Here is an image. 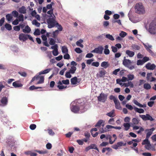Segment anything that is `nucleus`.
I'll return each mask as SVG.
<instances>
[{"mask_svg":"<svg viewBox=\"0 0 156 156\" xmlns=\"http://www.w3.org/2000/svg\"><path fill=\"white\" fill-rule=\"evenodd\" d=\"M47 22L48 24V27L49 28L54 27L57 23L55 21V17L54 15H53L52 17H50L48 19Z\"/></svg>","mask_w":156,"mask_h":156,"instance_id":"nucleus-1","label":"nucleus"},{"mask_svg":"<svg viewBox=\"0 0 156 156\" xmlns=\"http://www.w3.org/2000/svg\"><path fill=\"white\" fill-rule=\"evenodd\" d=\"M135 12L139 14H143L144 12V8L142 3H137L135 6Z\"/></svg>","mask_w":156,"mask_h":156,"instance_id":"nucleus-2","label":"nucleus"},{"mask_svg":"<svg viewBox=\"0 0 156 156\" xmlns=\"http://www.w3.org/2000/svg\"><path fill=\"white\" fill-rule=\"evenodd\" d=\"M149 32L153 34L156 33V20H154L152 21L149 25Z\"/></svg>","mask_w":156,"mask_h":156,"instance_id":"nucleus-3","label":"nucleus"},{"mask_svg":"<svg viewBox=\"0 0 156 156\" xmlns=\"http://www.w3.org/2000/svg\"><path fill=\"white\" fill-rule=\"evenodd\" d=\"M131 60L129 59H126V57L124 58V60L122 62L123 64L126 67L128 68L129 69L132 70L134 68V66H130L131 63Z\"/></svg>","mask_w":156,"mask_h":156,"instance_id":"nucleus-4","label":"nucleus"},{"mask_svg":"<svg viewBox=\"0 0 156 156\" xmlns=\"http://www.w3.org/2000/svg\"><path fill=\"white\" fill-rule=\"evenodd\" d=\"M39 79V81L37 83V84H41L44 83V77L43 76H34L31 80L30 83L33 82L35 80H38Z\"/></svg>","mask_w":156,"mask_h":156,"instance_id":"nucleus-5","label":"nucleus"},{"mask_svg":"<svg viewBox=\"0 0 156 156\" xmlns=\"http://www.w3.org/2000/svg\"><path fill=\"white\" fill-rule=\"evenodd\" d=\"M139 116L144 121L149 120L151 121H153L154 120V119L149 114H147L146 115H140Z\"/></svg>","mask_w":156,"mask_h":156,"instance_id":"nucleus-6","label":"nucleus"},{"mask_svg":"<svg viewBox=\"0 0 156 156\" xmlns=\"http://www.w3.org/2000/svg\"><path fill=\"white\" fill-rule=\"evenodd\" d=\"M107 96L105 94L101 93L98 97V101L103 102H105L107 99Z\"/></svg>","mask_w":156,"mask_h":156,"instance_id":"nucleus-7","label":"nucleus"},{"mask_svg":"<svg viewBox=\"0 0 156 156\" xmlns=\"http://www.w3.org/2000/svg\"><path fill=\"white\" fill-rule=\"evenodd\" d=\"M112 136L114 138L113 141H112V136L110 135H107L106 136V137H105V138H106L107 140H108V139L109 140V143L110 144H112L114 143V142L115 141V140L117 139V138L115 134H113L112 135Z\"/></svg>","mask_w":156,"mask_h":156,"instance_id":"nucleus-8","label":"nucleus"},{"mask_svg":"<svg viewBox=\"0 0 156 156\" xmlns=\"http://www.w3.org/2000/svg\"><path fill=\"white\" fill-rule=\"evenodd\" d=\"M104 48L102 46H99L95 48L94 50L91 51L92 53H95L97 54H101L102 53Z\"/></svg>","mask_w":156,"mask_h":156,"instance_id":"nucleus-9","label":"nucleus"},{"mask_svg":"<svg viewBox=\"0 0 156 156\" xmlns=\"http://www.w3.org/2000/svg\"><path fill=\"white\" fill-rule=\"evenodd\" d=\"M126 145V143H123L122 142H118L116 144L113 145L112 147L113 149H117L119 147L125 146Z\"/></svg>","mask_w":156,"mask_h":156,"instance_id":"nucleus-10","label":"nucleus"},{"mask_svg":"<svg viewBox=\"0 0 156 156\" xmlns=\"http://www.w3.org/2000/svg\"><path fill=\"white\" fill-rule=\"evenodd\" d=\"M155 128L154 127L150 129H146L145 130V132H147L146 134V137L149 138L150 136L153 133V132L155 130Z\"/></svg>","mask_w":156,"mask_h":156,"instance_id":"nucleus-11","label":"nucleus"},{"mask_svg":"<svg viewBox=\"0 0 156 156\" xmlns=\"http://www.w3.org/2000/svg\"><path fill=\"white\" fill-rule=\"evenodd\" d=\"M71 111L73 112L77 113L79 111V106L77 105H73L71 107Z\"/></svg>","mask_w":156,"mask_h":156,"instance_id":"nucleus-12","label":"nucleus"},{"mask_svg":"<svg viewBox=\"0 0 156 156\" xmlns=\"http://www.w3.org/2000/svg\"><path fill=\"white\" fill-rule=\"evenodd\" d=\"M27 34L22 33L19 35V39L20 40L25 41L27 40Z\"/></svg>","mask_w":156,"mask_h":156,"instance_id":"nucleus-13","label":"nucleus"},{"mask_svg":"<svg viewBox=\"0 0 156 156\" xmlns=\"http://www.w3.org/2000/svg\"><path fill=\"white\" fill-rule=\"evenodd\" d=\"M145 67L147 69L153 70L155 68L156 66L154 64H151L149 62L146 64Z\"/></svg>","mask_w":156,"mask_h":156,"instance_id":"nucleus-14","label":"nucleus"},{"mask_svg":"<svg viewBox=\"0 0 156 156\" xmlns=\"http://www.w3.org/2000/svg\"><path fill=\"white\" fill-rule=\"evenodd\" d=\"M1 102L4 106H5L7 104L8 98L6 97H4L1 99Z\"/></svg>","mask_w":156,"mask_h":156,"instance_id":"nucleus-15","label":"nucleus"},{"mask_svg":"<svg viewBox=\"0 0 156 156\" xmlns=\"http://www.w3.org/2000/svg\"><path fill=\"white\" fill-rule=\"evenodd\" d=\"M104 123L105 122L103 120H100L97 122L95 126L96 127H100L101 126H102L103 127L105 125Z\"/></svg>","mask_w":156,"mask_h":156,"instance_id":"nucleus-16","label":"nucleus"},{"mask_svg":"<svg viewBox=\"0 0 156 156\" xmlns=\"http://www.w3.org/2000/svg\"><path fill=\"white\" fill-rule=\"evenodd\" d=\"M79 106V111H80L81 113H83L85 112V105L84 103H81Z\"/></svg>","mask_w":156,"mask_h":156,"instance_id":"nucleus-17","label":"nucleus"},{"mask_svg":"<svg viewBox=\"0 0 156 156\" xmlns=\"http://www.w3.org/2000/svg\"><path fill=\"white\" fill-rule=\"evenodd\" d=\"M12 85L15 88L21 87L23 86V84L20 83L18 81H16L13 82Z\"/></svg>","mask_w":156,"mask_h":156,"instance_id":"nucleus-18","label":"nucleus"},{"mask_svg":"<svg viewBox=\"0 0 156 156\" xmlns=\"http://www.w3.org/2000/svg\"><path fill=\"white\" fill-rule=\"evenodd\" d=\"M106 71L103 68L99 71L98 74L99 76L100 77H104L106 73Z\"/></svg>","mask_w":156,"mask_h":156,"instance_id":"nucleus-19","label":"nucleus"},{"mask_svg":"<svg viewBox=\"0 0 156 156\" xmlns=\"http://www.w3.org/2000/svg\"><path fill=\"white\" fill-rule=\"evenodd\" d=\"M31 30L30 28L28 25L26 26L24 29H23V32L25 33H29Z\"/></svg>","mask_w":156,"mask_h":156,"instance_id":"nucleus-20","label":"nucleus"},{"mask_svg":"<svg viewBox=\"0 0 156 156\" xmlns=\"http://www.w3.org/2000/svg\"><path fill=\"white\" fill-rule=\"evenodd\" d=\"M114 102L115 104V108L119 110H121L122 108L120 106V103L118 99Z\"/></svg>","mask_w":156,"mask_h":156,"instance_id":"nucleus-21","label":"nucleus"},{"mask_svg":"<svg viewBox=\"0 0 156 156\" xmlns=\"http://www.w3.org/2000/svg\"><path fill=\"white\" fill-rule=\"evenodd\" d=\"M126 53L130 57L133 56L135 54L134 52L129 50H127L126 51Z\"/></svg>","mask_w":156,"mask_h":156,"instance_id":"nucleus-22","label":"nucleus"},{"mask_svg":"<svg viewBox=\"0 0 156 156\" xmlns=\"http://www.w3.org/2000/svg\"><path fill=\"white\" fill-rule=\"evenodd\" d=\"M134 109L136 112L139 113H143L144 112V110L142 108H139L136 107H134Z\"/></svg>","mask_w":156,"mask_h":156,"instance_id":"nucleus-23","label":"nucleus"},{"mask_svg":"<svg viewBox=\"0 0 156 156\" xmlns=\"http://www.w3.org/2000/svg\"><path fill=\"white\" fill-rule=\"evenodd\" d=\"M71 84L73 85L76 84L77 82V78L76 77H74L71 80Z\"/></svg>","mask_w":156,"mask_h":156,"instance_id":"nucleus-24","label":"nucleus"},{"mask_svg":"<svg viewBox=\"0 0 156 156\" xmlns=\"http://www.w3.org/2000/svg\"><path fill=\"white\" fill-rule=\"evenodd\" d=\"M19 12H20L23 13L25 14L26 12V10L24 6H23L20 8L19 9Z\"/></svg>","mask_w":156,"mask_h":156,"instance_id":"nucleus-25","label":"nucleus"},{"mask_svg":"<svg viewBox=\"0 0 156 156\" xmlns=\"http://www.w3.org/2000/svg\"><path fill=\"white\" fill-rule=\"evenodd\" d=\"M83 41V40L80 39L79 41L76 42V44L77 46L80 47L81 48H83V45L81 44Z\"/></svg>","mask_w":156,"mask_h":156,"instance_id":"nucleus-26","label":"nucleus"},{"mask_svg":"<svg viewBox=\"0 0 156 156\" xmlns=\"http://www.w3.org/2000/svg\"><path fill=\"white\" fill-rule=\"evenodd\" d=\"M123 125L125 127V130L126 131L128 130L130 127V125L129 123H124Z\"/></svg>","mask_w":156,"mask_h":156,"instance_id":"nucleus-27","label":"nucleus"},{"mask_svg":"<svg viewBox=\"0 0 156 156\" xmlns=\"http://www.w3.org/2000/svg\"><path fill=\"white\" fill-rule=\"evenodd\" d=\"M105 48L104 51V53L105 54L107 55H108L110 53V51L108 49V45H106L105 47Z\"/></svg>","mask_w":156,"mask_h":156,"instance_id":"nucleus-28","label":"nucleus"},{"mask_svg":"<svg viewBox=\"0 0 156 156\" xmlns=\"http://www.w3.org/2000/svg\"><path fill=\"white\" fill-rule=\"evenodd\" d=\"M143 87L144 89L147 90H149L151 88V85L148 83H144V85Z\"/></svg>","mask_w":156,"mask_h":156,"instance_id":"nucleus-29","label":"nucleus"},{"mask_svg":"<svg viewBox=\"0 0 156 156\" xmlns=\"http://www.w3.org/2000/svg\"><path fill=\"white\" fill-rule=\"evenodd\" d=\"M101 66L102 67H103L105 68H106L109 66V64L108 62H103L101 63Z\"/></svg>","mask_w":156,"mask_h":156,"instance_id":"nucleus-30","label":"nucleus"},{"mask_svg":"<svg viewBox=\"0 0 156 156\" xmlns=\"http://www.w3.org/2000/svg\"><path fill=\"white\" fill-rule=\"evenodd\" d=\"M6 18L8 21H10L12 18V15L11 14H8L6 15Z\"/></svg>","mask_w":156,"mask_h":156,"instance_id":"nucleus-31","label":"nucleus"},{"mask_svg":"<svg viewBox=\"0 0 156 156\" xmlns=\"http://www.w3.org/2000/svg\"><path fill=\"white\" fill-rule=\"evenodd\" d=\"M62 52L63 53H68V50L66 46H63L62 48Z\"/></svg>","mask_w":156,"mask_h":156,"instance_id":"nucleus-32","label":"nucleus"},{"mask_svg":"<svg viewBox=\"0 0 156 156\" xmlns=\"http://www.w3.org/2000/svg\"><path fill=\"white\" fill-rule=\"evenodd\" d=\"M51 70L50 69H48L43 71H41L39 73V75H41L42 74H44L48 73Z\"/></svg>","mask_w":156,"mask_h":156,"instance_id":"nucleus-33","label":"nucleus"},{"mask_svg":"<svg viewBox=\"0 0 156 156\" xmlns=\"http://www.w3.org/2000/svg\"><path fill=\"white\" fill-rule=\"evenodd\" d=\"M76 67L75 66H71V69H70L69 71L71 74H74L76 71Z\"/></svg>","mask_w":156,"mask_h":156,"instance_id":"nucleus-34","label":"nucleus"},{"mask_svg":"<svg viewBox=\"0 0 156 156\" xmlns=\"http://www.w3.org/2000/svg\"><path fill=\"white\" fill-rule=\"evenodd\" d=\"M32 23L33 25H35L37 27H39L41 25L40 23L38 22L36 20H33Z\"/></svg>","mask_w":156,"mask_h":156,"instance_id":"nucleus-35","label":"nucleus"},{"mask_svg":"<svg viewBox=\"0 0 156 156\" xmlns=\"http://www.w3.org/2000/svg\"><path fill=\"white\" fill-rule=\"evenodd\" d=\"M105 37L111 41H113L115 40L112 36L110 34H106L105 35Z\"/></svg>","mask_w":156,"mask_h":156,"instance_id":"nucleus-36","label":"nucleus"},{"mask_svg":"<svg viewBox=\"0 0 156 156\" xmlns=\"http://www.w3.org/2000/svg\"><path fill=\"white\" fill-rule=\"evenodd\" d=\"M90 147L91 149H94L97 150L99 152V150L97 147L96 146V145L95 144H91L90 145Z\"/></svg>","mask_w":156,"mask_h":156,"instance_id":"nucleus-37","label":"nucleus"},{"mask_svg":"<svg viewBox=\"0 0 156 156\" xmlns=\"http://www.w3.org/2000/svg\"><path fill=\"white\" fill-rule=\"evenodd\" d=\"M5 27L8 30H10L12 29V27L11 25L8 23H6L5 25Z\"/></svg>","mask_w":156,"mask_h":156,"instance_id":"nucleus-38","label":"nucleus"},{"mask_svg":"<svg viewBox=\"0 0 156 156\" xmlns=\"http://www.w3.org/2000/svg\"><path fill=\"white\" fill-rule=\"evenodd\" d=\"M149 138L147 137L145 139L143 140L142 144V145H146L150 142L148 140Z\"/></svg>","mask_w":156,"mask_h":156,"instance_id":"nucleus-39","label":"nucleus"},{"mask_svg":"<svg viewBox=\"0 0 156 156\" xmlns=\"http://www.w3.org/2000/svg\"><path fill=\"white\" fill-rule=\"evenodd\" d=\"M42 88L41 87H36L34 85H33L30 86L29 87V89L30 90H33L34 89H41Z\"/></svg>","mask_w":156,"mask_h":156,"instance_id":"nucleus-40","label":"nucleus"},{"mask_svg":"<svg viewBox=\"0 0 156 156\" xmlns=\"http://www.w3.org/2000/svg\"><path fill=\"white\" fill-rule=\"evenodd\" d=\"M132 121L133 124L134 125H137L139 122L138 119L136 118H133Z\"/></svg>","mask_w":156,"mask_h":156,"instance_id":"nucleus-41","label":"nucleus"},{"mask_svg":"<svg viewBox=\"0 0 156 156\" xmlns=\"http://www.w3.org/2000/svg\"><path fill=\"white\" fill-rule=\"evenodd\" d=\"M12 15L15 17H18L19 15L18 12L16 10H14L12 12Z\"/></svg>","mask_w":156,"mask_h":156,"instance_id":"nucleus-42","label":"nucleus"},{"mask_svg":"<svg viewBox=\"0 0 156 156\" xmlns=\"http://www.w3.org/2000/svg\"><path fill=\"white\" fill-rule=\"evenodd\" d=\"M132 48L133 49L135 50H139L140 49V47L136 44H134L132 45Z\"/></svg>","mask_w":156,"mask_h":156,"instance_id":"nucleus-43","label":"nucleus"},{"mask_svg":"<svg viewBox=\"0 0 156 156\" xmlns=\"http://www.w3.org/2000/svg\"><path fill=\"white\" fill-rule=\"evenodd\" d=\"M127 34L126 32L123 31H121V33L119 34V35L121 37H124Z\"/></svg>","mask_w":156,"mask_h":156,"instance_id":"nucleus-44","label":"nucleus"},{"mask_svg":"<svg viewBox=\"0 0 156 156\" xmlns=\"http://www.w3.org/2000/svg\"><path fill=\"white\" fill-rule=\"evenodd\" d=\"M53 9H50L49 11H48L47 12L48 14L50 15V16H49V17H52L53 15H54L53 14Z\"/></svg>","mask_w":156,"mask_h":156,"instance_id":"nucleus-45","label":"nucleus"},{"mask_svg":"<svg viewBox=\"0 0 156 156\" xmlns=\"http://www.w3.org/2000/svg\"><path fill=\"white\" fill-rule=\"evenodd\" d=\"M55 41L53 38H50L49 43L51 45H55Z\"/></svg>","mask_w":156,"mask_h":156,"instance_id":"nucleus-46","label":"nucleus"},{"mask_svg":"<svg viewBox=\"0 0 156 156\" xmlns=\"http://www.w3.org/2000/svg\"><path fill=\"white\" fill-rule=\"evenodd\" d=\"M55 26H56L57 27L59 31H61L62 30L63 28L62 26L61 25L59 24L58 23H56V24Z\"/></svg>","mask_w":156,"mask_h":156,"instance_id":"nucleus-47","label":"nucleus"},{"mask_svg":"<svg viewBox=\"0 0 156 156\" xmlns=\"http://www.w3.org/2000/svg\"><path fill=\"white\" fill-rule=\"evenodd\" d=\"M133 102L135 104L138 106L139 107H143V106L142 105V104L138 102L137 100H134Z\"/></svg>","mask_w":156,"mask_h":156,"instance_id":"nucleus-48","label":"nucleus"},{"mask_svg":"<svg viewBox=\"0 0 156 156\" xmlns=\"http://www.w3.org/2000/svg\"><path fill=\"white\" fill-rule=\"evenodd\" d=\"M114 110H112L110 112L107 113L106 114V115H108V116H109L110 117H113V113H114Z\"/></svg>","mask_w":156,"mask_h":156,"instance_id":"nucleus-49","label":"nucleus"},{"mask_svg":"<svg viewBox=\"0 0 156 156\" xmlns=\"http://www.w3.org/2000/svg\"><path fill=\"white\" fill-rule=\"evenodd\" d=\"M40 30L39 29H37L35 30V31L34 33V34L35 35H39L40 34Z\"/></svg>","mask_w":156,"mask_h":156,"instance_id":"nucleus-50","label":"nucleus"},{"mask_svg":"<svg viewBox=\"0 0 156 156\" xmlns=\"http://www.w3.org/2000/svg\"><path fill=\"white\" fill-rule=\"evenodd\" d=\"M109 99L111 100H113L114 102H115L118 100V99L117 98H116L115 96L112 95H111L110 96Z\"/></svg>","mask_w":156,"mask_h":156,"instance_id":"nucleus-51","label":"nucleus"},{"mask_svg":"<svg viewBox=\"0 0 156 156\" xmlns=\"http://www.w3.org/2000/svg\"><path fill=\"white\" fill-rule=\"evenodd\" d=\"M128 80H132L134 78V76L133 75L129 74L127 76Z\"/></svg>","mask_w":156,"mask_h":156,"instance_id":"nucleus-52","label":"nucleus"},{"mask_svg":"<svg viewBox=\"0 0 156 156\" xmlns=\"http://www.w3.org/2000/svg\"><path fill=\"white\" fill-rule=\"evenodd\" d=\"M57 87L60 90L66 88L67 87V86H65L62 85H58Z\"/></svg>","mask_w":156,"mask_h":156,"instance_id":"nucleus-53","label":"nucleus"},{"mask_svg":"<svg viewBox=\"0 0 156 156\" xmlns=\"http://www.w3.org/2000/svg\"><path fill=\"white\" fill-rule=\"evenodd\" d=\"M19 19L18 20L19 21H23L24 20L23 16L22 14H20L19 16Z\"/></svg>","mask_w":156,"mask_h":156,"instance_id":"nucleus-54","label":"nucleus"},{"mask_svg":"<svg viewBox=\"0 0 156 156\" xmlns=\"http://www.w3.org/2000/svg\"><path fill=\"white\" fill-rule=\"evenodd\" d=\"M99 63L98 62H93L91 64L92 66H94L96 67H98L99 66Z\"/></svg>","mask_w":156,"mask_h":156,"instance_id":"nucleus-55","label":"nucleus"},{"mask_svg":"<svg viewBox=\"0 0 156 156\" xmlns=\"http://www.w3.org/2000/svg\"><path fill=\"white\" fill-rule=\"evenodd\" d=\"M111 48L112 49V51L114 53H116L118 51L117 48L115 46H112L111 47Z\"/></svg>","mask_w":156,"mask_h":156,"instance_id":"nucleus-56","label":"nucleus"},{"mask_svg":"<svg viewBox=\"0 0 156 156\" xmlns=\"http://www.w3.org/2000/svg\"><path fill=\"white\" fill-rule=\"evenodd\" d=\"M126 107L127 108L130 110H132L133 108V107L132 105L128 104L126 105Z\"/></svg>","mask_w":156,"mask_h":156,"instance_id":"nucleus-57","label":"nucleus"},{"mask_svg":"<svg viewBox=\"0 0 156 156\" xmlns=\"http://www.w3.org/2000/svg\"><path fill=\"white\" fill-rule=\"evenodd\" d=\"M18 73L22 76L24 77H26L27 75L26 73L25 72H18Z\"/></svg>","mask_w":156,"mask_h":156,"instance_id":"nucleus-58","label":"nucleus"},{"mask_svg":"<svg viewBox=\"0 0 156 156\" xmlns=\"http://www.w3.org/2000/svg\"><path fill=\"white\" fill-rule=\"evenodd\" d=\"M52 54L53 55L55 56L57 55L58 54V50H54L52 51Z\"/></svg>","mask_w":156,"mask_h":156,"instance_id":"nucleus-59","label":"nucleus"},{"mask_svg":"<svg viewBox=\"0 0 156 156\" xmlns=\"http://www.w3.org/2000/svg\"><path fill=\"white\" fill-rule=\"evenodd\" d=\"M48 131L49 134L53 136L55 134V133L53 132L52 129H48Z\"/></svg>","mask_w":156,"mask_h":156,"instance_id":"nucleus-60","label":"nucleus"},{"mask_svg":"<svg viewBox=\"0 0 156 156\" xmlns=\"http://www.w3.org/2000/svg\"><path fill=\"white\" fill-rule=\"evenodd\" d=\"M70 72L69 71L67 72L65 74V76L67 78H70L71 77V75L70 74Z\"/></svg>","mask_w":156,"mask_h":156,"instance_id":"nucleus-61","label":"nucleus"},{"mask_svg":"<svg viewBox=\"0 0 156 156\" xmlns=\"http://www.w3.org/2000/svg\"><path fill=\"white\" fill-rule=\"evenodd\" d=\"M75 51L78 53H80L82 51L79 48H76L75 49Z\"/></svg>","mask_w":156,"mask_h":156,"instance_id":"nucleus-62","label":"nucleus"},{"mask_svg":"<svg viewBox=\"0 0 156 156\" xmlns=\"http://www.w3.org/2000/svg\"><path fill=\"white\" fill-rule=\"evenodd\" d=\"M36 127V125L34 124H31L30 126V129L32 130L34 129Z\"/></svg>","mask_w":156,"mask_h":156,"instance_id":"nucleus-63","label":"nucleus"},{"mask_svg":"<svg viewBox=\"0 0 156 156\" xmlns=\"http://www.w3.org/2000/svg\"><path fill=\"white\" fill-rule=\"evenodd\" d=\"M63 57L64 59H69L70 58V55L68 53H65Z\"/></svg>","mask_w":156,"mask_h":156,"instance_id":"nucleus-64","label":"nucleus"}]
</instances>
